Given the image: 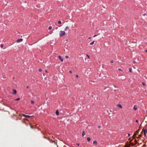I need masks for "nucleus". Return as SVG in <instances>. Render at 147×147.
<instances>
[{"label":"nucleus","mask_w":147,"mask_h":147,"mask_svg":"<svg viewBox=\"0 0 147 147\" xmlns=\"http://www.w3.org/2000/svg\"><path fill=\"white\" fill-rule=\"evenodd\" d=\"M65 32L64 31H61L59 33V36L60 37L63 36V35H65Z\"/></svg>","instance_id":"f257e3e1"},{"label":"nucleus","mask_w":147,"mask_h":147,"mask_svg":"<svg viewBox=\"0 0 147 147\" xmlns=\"http://www.w3.org/2000/svg\"><path fill=\"white\" fill-rule=\"evenodd\" d=\"M23 116L27 118H29L30 117V116L28 115H26L24 114H23Z\"/></svg>","instance_id":"f03ea898"},{"label":"nucleus","mask_w":147,"mask_h":147,"mask_svg":"<svg viewBox=\"0 0 147 147\" xmlns=\"http://www.w3.org/2000/svg\"><path fill=\"white\" fill-rule=\"evenodd\" d=\"M23 40L22 39V38H20V39H18V40H17V42H22V41Z\"/></svg>","instance_id":"7ed1b4c3"},{"label":"nucleus","mask_w":147,"mask_h":147,"mask_svg":"<svg viewBox=\"0 0 147 147\" xmlns=\"http://www.w3.org/2000/svg\"><path fill=\"white\" fill-rule=\"evenodd\" d=\"M147 133V128L144 131V135L145 136H146V134Z\"/></svg>","instance_id":"20e7f679"},{"label":"nucleus","mask_w":147,"mask_h":147,"mask_svg":"<svg viewBox=\"0 0 147 147\" xmlns=\"http://www.w3.org/2000/svg\"><path fill=\"white\" fill-rule=\"evenodd\" d=\"M58 57L59 59L61 61H63V59L60 56V55H59L58 56Z\"/></svg>","instance_id":"39448f33"},{"label":"nucleus","mask_w":147,"mask_h":147,"mask_svg":"<svg viewBox=\"0 0 147 147\" xmlns=\"http://www.w3.org/2000/svg\"><path fill=\"white\" fill-rule=\"evenodd\" d=\"M16 93V90H13V94H15Z\"/></svg>","instance_id":"423d86ee"},{"label":"nucleus","mask_w":147,"mask_h":147,"mask_svg":"<svg viewBox=\"0 0 147 147\" xmlns=\"http://www.w3.org/2000/svg\"><path fill=\"white\" fill-rule=\"evenodd\" d=\"M117 106L120 108H122V106L120 104H118L117 105Z\"/></svg>","instance_id":"0eeeda50"},{"label":"nucleus","mask_w":147,"mask_h":147,"mask_svg":"<svg viewBox=\"0 0 147 147\" xmlns=\"http://www.w3.org/2000/svg\"><path fill=\"white\" fill-rule=\"evenodd\" d=\"M85 135V131L84 130H83V131L82 136H84Z\"/></svg>","instance_id":"6e6552de"},{"label":"nucleus","mask_w":147,"mask_h":147,"mask_svg":"<svg viewBox=\"0 0 147 147\" xmlns=\"http://www.w3.org/2000/svg\"><path fill=\"white\" fill-rule=\"evenodd\" d=\"M133 109L135 110H136L137 109V107L135 105H134V107Z\"/></svg>","instance_id":"1a4fd4ad"},{"label":"nucleus","mask_w":147,"mask_h":147,"mask_svg":"<svg viewBox=\"0 0 147 147\" xmlns=\"http://www.w3.org/2000/svg\"><path fill=\"white\" fill-rule=\"evenodd\" d=\"M93 143L96 145H97V143L96 141H94L93 142Z\"/></svg>","instance_id":"9d476101"},{"label":"nucleus","mask_w":147,"mask_h":147,"mask_svg":"<svg viewBox=\"0 0 147 147\" xmlns=\"http://www.w3.org/2000/svg\"><path fill=\"white\" fill-rule=\"evenodd\" d=\"M68 30L69 29V27L68 26H66L64 30H68Z\"/></svg>","instance_id":"9b49d317"},{"label":"nucleus","mask_w":147,"mask_h":147,"mask_svg":"<svg viewBox=\"0 0 147 147\" xmlns=\"http://www.w3.org/2000/svg\"><path fill=\"white\" fill-rule=\"evenodd\" d=\"M56 114L57 115H58L59 114V112L58 110H57L56 112Z\"/></svg>","instance_id":"f8f14e48"},{"label":"nucleus","mask_w":147,"mask_h":147,"mask_svg":"<svg viewBox=\"0 0 147 147\" xmlns=\"http://www.w3.org/2000/svg\"><path fill=\"white\" fill-rule=\"evenodd\" d=\"M94 41H93L92 42H91L90 43V45H93L94 44Z\"/></svg>","instance_id":"ddd939ff"},{"label":"nucleus","mask_w":147,"mask_h":147,"mask_svg":"<svg viewBox=\"0 0 147 147\" xmlns=\"http://www.w3.org/2000/svg\"><path fill=\"white\" fill-rule=\"evenodd\" d=\"M87 140L88 142H89L90 140V138L89 137H87Z\"/></svg>","instance_id":"4468645a"},{"label":"nucleus","mask_w":147,"mask_h":147,"mask_svg":"<svg viewBox=\"0 0 147 147\" xmlns=\"http://www.w3.org/2000/svg\"><path fill=\"white\" fill-rule=\"evenodd\" d=\"M129 72H130V73H131L132 72V69L131 68H129Z\"/></svg>","instance_id":"2eb2a0df"},{"label":"nucleus","mask_w":147,"mask_h":147,"mask_svg":"<svg viewBox=\"0 0 147 147\" xmlns=\"http://www.w3.org/2000/svg\"><path fill=\"white\" fill-rule=\"evenodd\" d=\"M5 105L8 107H9L10 108H11V107L7 104H6Z\"/></svg>","instance_id":"dca6fc26"},{"label":"nucleus","mask_w":147,"mask_h":147,"mask_svg":"<svg viewBox=\"0 0 147 147\" xmlns=\"http://www.w3.org/2000/svg\"><path fill=\"white\" fill-rule=\"evenodd\" d=\"M52 143H54L55 144L57 145V143H56L53 140L52 142Z\"/></svg>","instance_id":"f3484780"},{"label":"nucleus","mask_w":147,"mask_h":147,"mask_svg":"<svg viewBox=\"0 0 147 147\" xmlns=\"http://www.w3.org/2000/svg\"><path fill=\"white\" fill-rule=\"evenodd\" d=\"M20 98H16V99H15V101L19 100H20Z\"/></svg>","instance_id":"a211bd4d"},{"label":"nucleus","mask_w":147,"mask_h":147,"mask_svg":"<svg viewBox=\"0 0 147 147\" xmlns=\"http://www.w3.org/2000/svg\"><path fill=\"white\" fill-rule=\"evenodd\" d=\"M31 102L32 104H34V101L33 100H31Z\"/></svg>","instance_id":"6ab92c4d"},{"label":"nucleus","mask_w":147,"mask_h":147,"mask_svg":"<svg viewBox=\"0 0 147 147\" xmlns=\"http://www.w3.org/2000/svg\"><path fill=\"white\" fill-rule=\"evenodd\" d=\"M61 22L60 21H59L58 22V24H61Z\"/></svg>","instance_id":"aec40b11"},{"label":"nucleus","mask_w":147,"mask_h":147,"mask_svg":"<svg viewBox=\"0 0 147 147\" xmlns=\"http://www.w3.org/2000/svg\"><path fill=\"white\" fill-rule=\"evenodd\" d=\"M52 28V27L51 26H50L49 27L48 29L49 30H50Z\"/></svg>","instance_id":"412c9836"},{"label":"nucleus","mask_w":147,"mask_h":147,"mask_svg":"<svg viewBox=\"0 0 147 147\" xmlns=\"http://www.w3.org/2000/svg\"><path fill=\"white\" fill-rule=\"evenodd\" d=\"M86 56L88 57V59H90V57L88 55L86 54Z\"/></svg>","instance_id":"4be33fe9"},{"label":"nucleus","mask_w":147,"mask_h":147,"mask_svg":"<svg viewBox=\"0 0 147 147\" xmlns=\"http://www.w3.org/2000/svg\"><path fill=\"white\" fill-rule=\"evenodd\" d=\"M39 72H41L42 71V69H39Z\"/></svg>","instance_id":"5701e85b"},{"label":"nucleus","mask_w":147,"mask_h":147,"mask_svg":"<svg viewBox=\"0 0 147 147\" xmlns=\"http://www.w3.org/2000/svg\"><path fill=\"white\" fill-rule=\"evenodd\" d=\"M65 58L66 59H68L69 58V57L68 56H65Z\"/></svg>","instance_id":"b1692460"},{"label":"nucleus","mask_w":147,"mask_h":147,"mask_svg":"<svg viewBox=\"0 0 147 147\" xmlns=\"http://www.w3.org/2000/svg\"><path fill=\"white\" fill-rule=\"evenodd\" d=\"M142 84L144 86H145V84L144 82H142Z\"/></svg>","instance_id":"393cba45"},{"label":"nucleus","mask_w":147,"mask_h":147,"mask_svg":"<svg viewBox=\"0 0 147 147\" xmlns=\"http://www.w3.org/2000/svg\"><path fill=\"white\" fill-rule=\"evenodd\" d=\"M118 70L119 71H122V70L121 68H119L118 69Z\"/></svg>","instance_id":"a878e982"},{"label":"nucleus","mask_w":147,"mask_h":147,"mask_svg":"<svg viewBox=\"0 0 147 147\" xmlns=\"http://www.w3.org/2000/svg\"><path fill=\"white\" fill-rule=\"evenodd\" d=\"M110 62L111 63H113V60H111L110 61Z\"/></svg>","instance_id":"bb28decb"},{"label":"nucleus","mask_w":147,"mask_h":147,"mask_svg":"<svg viewBox=\"0 0 147 147\" xmlns=\"http://www.w3.org/2000/svg\"><path fill=\"white\" fill-rule=\"evenodd\" d=\"M76 78H78V75H76Z\"/></svg>","instance_id":"cd10ccee"},{"label":"nucleus","mask_w":147,"mask_h":147,"mask_svg":"<svg viewBox=\"0 0 147 147\" xmlns=\"http://www.w3.org/2000/svg\"><path fill=\"white\" fill-rule=\"evenodd\" d=\"M53 140H49V142H50V143H52V141Z\"/></svg>","instance_id":"c85d7f7f"},{"label":"nucleus","mask_w":147,"mask_h":147,"mask_svg":"<svg viewBox=\"0 0 147 147\" xmlns=\"http://www.w3.org/2000/svg\"><path fill=\"white\" fill-rule=\"evenodd\" d=\"M97 36V34H95L93 36V37H95Z\"/></svg>","instance_id":"c756f323"},{"label":"nucleus","mask_w":147,"mask_h":147,"mask_svg":"<svg viewBox=\"0 0 147 147\" xmlns=\"http://www.w3.org/2000/svg\"><path fill=\"white\" fill-rule=\"evenodd\" d=\"M43 137L44 138H45V139H47V138L46 136H44Z\"/></svg>","instance_id":"7c9ffc66"},{"label":"nucleus","mask_w":147,"mask_h":147,"mask_svg":"<svg viewBox=\"0 0 147 147\" xmlns=\"http://www.w3.org/2000/svg\"><path fill=\"white\" fill-rule=\"evenodd\" d=\"M3 45L2 44H1V48H3Z\"/></svg>","instance_id":"2f4dec72"},{"label":"nucleus","mask_w":147,"mask_h":147,"mask_svg":"<svg viewBox=\"0 0 147 147\" xmlns=\"http://www.w3.org/2000/svg\"><path fill=\"white\" fill-rule=\"evenodd\" d=\"M140 136H141V135H139V136H138V137H137V138H139V137H140Z\"/></svg>","instance_id":"473e14b6"},{"label":"nucleus","mask_w":147,"mask_h":147,"mask_svg":"<svg viewBox=\"0 0 147 147\" xmlns=\"http://www.w3.org/2000/svg\"><path fill=\"white\" fill-rule=\"evenodd\" d=\"M136 122L137 123H138V120H136Z\"/></svg>","instance_id":"72a5a7b5"},{"label":"nucleus","mask_w":147,"mask_h":147,"mask_svg":"<svg viewBox=\"0 0 147 147\" xmlns=\"http://www.w3.org/2000/svg\"><path fill=\"white\" fill-rule=\"evenodd\" d=\"M76 145L78 146H79L80 145V144L78 143H77L76 144Z\"/></svg>","instance_id":"f704fd0d"},{"label":"nucleus","mask_w":147,"mask_h":147,"mask_svg":"<svg viewBox=\"0 0 147 147\" xmlns=\"http://www.w3.org/2000/svg\"><path fill=\"white\" fill-rule=\"evenodd\" d=\"M130 136V134H128V137H129Z\"/></svg>","instance_id":"c9c22d12"},{"label":"nucleus","mask_w":147,"mask_h":147,"mask_svg":"<svg viewBox=\"0 0 147 147\" xmlns=\"http://www.w3.org/2000/svg\"><path fill=\"white\" fill-rule=\"evenodd\" d=\"M47 139L49 141L50 140V138H47Z\"/></svg>","instance_id":"e433bc0d"},{"label":"nucleus","mask_w":147,"mask_h":147,"mask_svg":"<svg viewBox=\"0 0 147 147\" xmlns=\"http://www.w3.org/2000/svg\"><path fill=\"white\" fill-rule=\"evenodd\" d=\"M91 38V37H89L88 38L89 39H90Z\"/></svg>","instance_id":"4c0bfd02"},{"label":"nucleus","mask_w":147,"mask_h":147,"mask_svg":"<svg viewBox=\"0 0 147 147\" xmlns=\"http://www.w3.org/2000/svg\"><path fill=\"white\" fill-rule=\"evenodd\" d=\"M146 15V13H144L143 15V16H145Z\"/></svg>","instance_id":"58836bf2"},{"label":"nucleus","mask_w":147,"mask_h":147,"mask_svg":"<svg viewBox=\"0 0 147 147\" xmlns=\"http://www.w3.org/2000/svg\"><path fill=\"white\" fill-rule=\"evenodd\" d=\"M55 29H56V30H57L58 29V27H56L55 28Z\"/></svg>","instance_id":"ea45409f"},{"label":"nucleus","mask_w":147,"mask_h":147,"mask_svg":"<svg viewBox=\"0 0 147 147\" xmlns=\"http://www.w3.org/2000/svg\"><path fill=\"white\" fill-rule=\"evenodd\" d=\"M100 126H98V128H100Z\"/></svg>","instance_id":"a19ab883"},{"label":"nucleus","mask_w":147,"mask_h":147,"mask_svg":"<svg viewBox=\"0 0 147 147\" xmlns=\"http://www.w3.org/2000/svg\"><path fill=\"white\" fill-rule=\"evenodd\" d=\"M133 63H136V62L135 61H133Z\"/></svg>","instance_id":"79ce46f5"},{"label":"nucleus","mask_w":147,"mask_h":147,"mask_svg":"<svg viewBox=\"0 0 147 147\" xmlns=\"http://www.w3.org/2000/svg\"><path fill=\"white\" fill-rule=\"evenodd\" d=\"M69 72L70 73H72V71H69Z\"/></svg>","instance_id":"37998d69"},{"label":"nucleus","mask_w":147,"mask_h":147,"mask_svg":"<svg viewBox=\"0 0 147 147\" xmlns=\"http://www.w3.org/2000/svg\"><path fill=\"white\" fill-rule=\"evenodd\" d=\"M136 135V133H134V136H135Z\"/></svg>","instance_id":"c03bdc74"},{"label":"nucleus","mask_w":147,"mask_h":147,"mask_svg":"<svg viewBox=\"0 0 147 147\" xmlns=\"http://www.w3.org/2000/svg\"><path fill=\"white\" fill-rule=\"evenodd\" d=\"M26 87V88L27 89H28L29 88V87L28 86H27Z\"/></svg>","instance_id":"a18cd8bd"},{"label":"nucleus","mask_w":147,"mask_h":147,"mask_svg":"<svg viewBox=\"0 0 147 147\" xmlns=\"http://www.w3.org/2000/svg\"><path fill=\"white\" fill-rule=\"evenodd\" d=\"M45 72L46 73H47V70H45Z\"/></svg>","instance_id":"49530a36"},{"label":"nucleus","mask_w":147,"mask_h":147,"mask_svg":"<svg viewBox=\"0 0 147 147\" xmlns=\"http://www.w3.org/2000/svg\"><path fill=\"white\" fill-rule=\"evenodd\" d=\"M145 51L146 52H147V50H145Z\"/></svg>","instance_id":"de8ad7c7"},{"label":"nucleus","mask_w":147,"mask_h":147,"mask_svg":"<svg viewBox=\"0 0 147 147\" xmlns=\"http://www.w3.org/2000/svg\"><path fill=\"white\" fill-rule=\"evenodd\" d=\"M31 127L32 128V129L33 128V127H32V126H31V127Z\"/></svg>","instance_id":"09e8293b"},{"label":"nucleus","mask_w":147,"mask_h":147,"mask_svg":"<svg viewBox=\"0 0 147 147\" xmlns=\"http://www.w3.org/2000/svg\"><path fill=\"white\" fill-rule=\"evenodd\" d=\"M139 129H138V131H136V132H138V131H139Z\"/></svg>","instance_id":"8fccbe9b"},{"label":"nucleus","mask_w":147,"mask_h":147,"mask_svg":"<svg viewBox=\"0 0 147 147\" xmlns=\"http://www.w3.org/2000/svg\"><path fill=\"white\" fill-rule=\"evenodd\" d=\"M61 26V25L60 26H59V27H60V26Z\"/></svg>","instance_id":"3c124183"}]
</instances>
